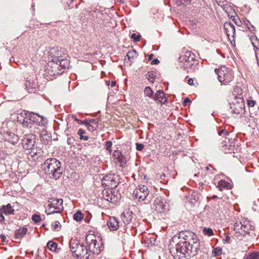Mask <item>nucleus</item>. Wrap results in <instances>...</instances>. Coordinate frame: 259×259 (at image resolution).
Listing matches in <instances>:
<instances>
[{
  "instance_id": "15",
  "label": "nucleus",
  "mask_w": 259,
  "mask_h": 259,
  "mask_svg": "<svg viewBox=\"0 0 259 259\" xmlns=\"http://www.w3.org/2000/svg\"><path fill=\"white\" fill-rule=\"evenodd\" d=\"M38 85L33 80H27L25 82V90L29 94H34L38 91Z\"/></svg>"
},
{
  "instance_id": "14",
  "label": "nucleus",
  "mask_w": 259,
  "mask_h": 259,
  "mask_svg": "<svg viewBox=\"0 0 259 259\" xmlns=\"http://www.w3.org/2000/svg\"><path fill=\"white\" fill-rule=\"evenodd\" d=\"M68 55L67 54H63V56H62L60 59H52L53 61L55 63H58V65L59 66V68L62 70H65L67 68H68L69 65V61L68 58Z\"/></svg>"
},
{
  "instance_id": "62",
  "label": "nucleus",
  "mask_w": 259,
  "mask_h": 259,
  "mask_svg": "<svg viewBox=\"0 0 259 259\" xmlns=\"http://www.w3.org/2000/svg\"><path fill=\"white\" fill-rule=\"evenodd\" d=\"M89 146L90 152L91 153L92 152V150H93V148L95 147V144H90V145H89Z\"/></svg>"
},
{
  "instance_id": "21",
  "label": "nucleus",
  "mask_w": 259,
  "mask_h": 259,
  "mask_svg": "<svg viewBox=\"0 0 259 259\" xmlns=\"http://www.w3.org/2000/svg\"><path fill=\"white\" fill-rule=\"evenodd\" d=\"M41 128L42 129L40 130L38 127H35L33 132L34 133H39L40 136L43 139V140H48L51 138L50 134L45 128V127Z\"/></svg>"
},
{
  "instance_id": "37",
  "label": "nucleus",
  "mask_w": 259,
  "mask_h": 259,
  "mask_svg": "<svg viewBox=\"0 0 259 259\" xmlns=\"http://www.w3.org/2000/svg\"><path fill=\"white\" fill-rule=\"evenodd\" d=\"M203 233L205 235H208V236H212L213 234L212 230L211 228H203Z\"/></svg>"
},
{
  "instance_id": "50",
  "label": "nucleus",
  "mask_w": 259,
  "mask_h": 259,
  "mask_svg": "<svg viewBox=\"0 0 259 259\" xmlns=\"http://www.w3.org/2000/svg\"><path fill=\"white\" fill-rule=\"evenodd\" d=\"M144 145L142 144L137 143L136 144V149L138 151H142L144 149Z\"/></svg>"
},
{
  "instance_id": "25",
  "label": "nucleus",
  "mask_w": 259,
  "mask_h": 259,
  "mask_svg": "<svg viewBox=\"0 0 259 259\" xmlns=\"http://www.w3.org/2000/svg\"><path fill=\"white\" fill-rule=\"evenodd\" d=\"M28 231L26 227L24 226L19 229L16 230L15 231V238L16 239H21L24 237Z\"/></svg>"
},
{
  "instance_id": "58",
  "label": "nucleus",
  "mask_w": 259,
  "mask_h": 259,
  "mask_svg": "<svg viewBox=\"0 0 259 259\" xmlns=\"http://www.w3.org/2000/svg\"><path fill=\"white\" fill-rule=\"evenodd\" d=\"M118 161L120 162L121 164H125L126 161H124L123 159V157L118 158Z\"/></svg>"
},
{
  "instance_id": "61",
  "label": "nucleus",
  "mask_w": 259,
  "mask_h": 259,
  "mask_svg": "<svg viewBox=\"0 0 259 259\" xmlns=\"http://www.w3.org/2000/svg\"><path fill=\"white\" fill-rule=\"evenodd\" d=\"M188 83L189 85H192L194 84L193 83V79L191 78H189L188 80Z\"/></svg>"
},
{
  "instance_id": "36",
  "label": "nucleus",
  "mask_w": 259,
  "mask_h": 259,
  "mask_svg": "<svg viewBox=\"0 0 259 259\" xmlns=\"http://www.w3.org/2000/svg\"><path fill=\"white\" fill-rule=\"evenodd\" d=\"M52 227L53 230L58 231L59 229L61 228V225L58 221H56L52 224Z\"/></svg>"
},
{
  "instance_id": "34",
  "label": "nucleus",
  "mask_w": 259,
  "mask_h": 259,
  "mask_svg": "<svg viewBox=\"0 0 259 259\" xmlns=\"http://www.w3.org/2000/svg\"><path fill=\"white\" fill-rule=\"evenodd\" d=\"M31 123V121L28 119V117L25 115L23 121L21 122L24 127H28L29 124Z\"/></svg>"
},
{
  "instance_id": "33",
  "label": "nucleus",
  "mask_w": 259,
  "mask_h": 259,
  "mask_svg": "<svg viewBox=\"0 0 259 259\" xmlns=\"http://www.w3.org/2000/svg\"><path fill=\"white\" fill-rule=\"evenodd\" d=\"M144 94L149 97L154 98L153 97V92L149 87H147L145 88L144 91Z\"/></svg>"
},
{
  "instance_id": "53",
  "label": "nucleus",
  "mask_w": 259,
  "mask_h": 259,
  "mask_svg": "<svg viewBox=\"0 0 259 259\" xmlns=\"http://www.w3.org/2000/svg\"><path fill=\"white\" fill-rule=\"evenodd\" d=\"M82 124H84L85 125L86 127H87L89 129V130H91V128H93L92 126L91 125L87 122H82Z\"/></svg>"
},
{
  "instance_id": "52",
  "label": "nucleus",
  "mask_w": 259,
  "mask_h": 259,
  "mask_svg": "<svg viewBox=\"0 0 259 259\" xmlns=\"http://www.w3.org/2000/svg\"><path fill=\"white\" fill-rule=\"evenodd\" d=\"M247 104L249 107H253L255 104V101L253 100L249 99L247 101Z\"/></svg>"
},
{
  "instance_id": "5",
  "label": "nucleus",
  "mask_w": 259,
  "mask_h": 259,
  "mask_svg": "<svg viewBox=\"0 0 259 259\" xmlns=\"http://www.w3.org/2000/svg\"><path fill=\"white\" fill-rule=\"evenodd\" d=\"M24 114L28 117L29 121L40 127H45V125L48 122V120L45 116L40 115L36 113L24 111Z\"/></svg>"
},
{
  "instance_id": "40",
  "label": "nucleus",
  "mask_w": 259,
  "mask_h": 259,
  "mask_svg": "<svg viewBox=\"0 0 259 259\" xmlns=\"http://www.w3.org/2000/svg\"><path fill=\"white\" fill-rule=\"evenodd\" d=\"M246 259H259V253L257 252L252 253Z\"/></svg>"
},
{
  "instance_id": "10",
  "label": "nucleus",
  "mask_w": 259,
  "mask_h": 259,
  "mask_svg": "<svg viewBox=\"0 0 259 259\" xmlns=\"http://www.w3.org/2000/svg\"><path fill=\"white\" fill-rule=\"evenodd\" d=\"M70 248L72 254L75 256L76 258L79 259L81 255V245L80 244V240L77 238H72L70 242Z\"/></svg>"
},
{
  "instance_id": "43",
  "label": "nucleus",
  "mask_w": 259,
  "mask_h": 259,
  "mask_svg": "<svg viewBox=\"0 0 259 259\" xmlns=\"http://www.w3.org/2000/svg\"><path fill=\"white\" fill-rule=\"evenodd\" d=\"M131 37L134 39V41H139L140 40L141 35L140 34H137L136 33H133Z\"/></svg>"
},
{
  "instance_id": "46",
  "label": "nucleus",
  "mask_w": 259,
  "mask_h": 259,
  "mask_svg": "<svg viewBox=\"0 0 259 259\" xmlns=\"http://www.w3.org/2000/svg\"><path fill=\"white\" fill-rule=\"evenodd\" d=\"M74 0H62V3L64 4H67L69 8H73L74 6L72 5V3Z\"/></svg>"
},
{
  "instance_id": "55",
  "label": "nucleus",
  "mask_w": 259,
  "mask_h": 259,
  "mask_svg": "<svg viewBox=\"0 0 259 259\" xmlns=\"http://www.w3.org/2000/svg\"><path fill=\"white\" fill-rule=\"evenodd\" d=\"M0 238L1 239V242H2L4 243V242H6V237L5 235L1 234V236H0Z\"/></svg>"
},
{
  "instance_id": "23",
  "label": "nucleus",
  "mask_w": 259,
  "mask_h": 259,
  "mask_svg": "<svg viewBox=\"0 0 259 259\" xmlns=\"http://www.w3.org/2000/svg\"><path fill=\"white\" fill-rule=\"evenodd\" d=\"M89 249L94 251L93 252L96 254H98L99 252L102 250V243L98 242L97 240L89 245Z\"/></svg>"
},
{
  "instance_id": "44",
  "label": "nucleus",
  "mask_w": 259,
  "mask_h": 259,
  "mask_svg": "<svg viewBox=\"0 0 259 259\" xmlns=\"http://www.w3.org/2000/svg\"><path fill=\"white\" fill-rule=\"evenodd\" d=\"M112 146V142L110 141H107L106 142V149L109 151L110 153L112 152L111 147Z\"/></svg>"
},
{
  "instance_id": "16",
  "label": "nucleus",
  "mask_w": 259,
  "mask_h": 259,
  "mask_svg": "<svg viewBox=\"0 0 259 259\" xmlns=\"http://www.w3.org/2000/svg\"><path fill=\"white\" fill-rule=\"evenodd\" d=\"M107 225L111 231H116L120 227L119 221L115 217H109Z\"/></svg>"
},
{
  "instance_id": "27",
  "label": "nucleus",
  "mask_w": 259,
  "mask_h": 259,
  "mask_svg": "<svg viewBox=\"0 0 259 259\" xmlns=\"http://www.w3.org/2000/svg\"><path fill=\"white\" fill-rule=\"evenodd\" d=\"M153 99L155 101H158L161 103H165V101H166V99L163 100L165 99L164 93L163 91L161 90H158L157 92L156 95Z\"/></svg>"
},
{
  "instance_id": "3",
  "label": "nucleus",
  "mask_w": 259,
  "mask_h": 259,
  "mask_svg": "<svg viewBox=\"0 0 259 259\" xmlns=\"http://www.w3.org/2000/svg\"><path fill=\"white\" fill-rule=\"evenodd\" d=\"M48 203V204L46 210L47 215L54 213L59 214L63 208L62 199L52 197L49 199Z\"/></svg>"
},
{
  "instance_id": "8",
  "label": "nucleus",
  "mask_w": 259,
  "mask_h": 259,
  "mask_svg": "<svg viewBox=\"0 0 259 259\" xmlns=\"http://www.w3.org/2000/svg\"><path fill=\"white\" fill-rule=\"evenodd\" d=\"M187 246L189 247L190 250L192 251V255H195L199 249L200 242L198 238L195 234H192L191 237L187 241Z\"/></svg>"
},
{
  "instance_id": "1",
  "label": "nucleus",
  "mask_w": 259,
  "mask_h": 259,
  "mask_svg": "<svg viewBox=\"0 0 259 259\" xmlns=\"http://www.w3.org/2000/svg\"><path fill=\"white\" fill-rule=\"evenodd\" d=\"M41 168L50 179L57 180L62 175L61 163L55 158L47 159L41 165Z\"/></svg>"
},
{
  "instance_id": "41",
  "label": "nucleus",
  "mask_w": 259,
  "mask_h": 259,
  "mask_svg": "<svg viewBox=\"0 0 259 259\" xmlns=\"http://www.w3.org/2000/svg\"><path fill=\"white\" fill-rule=\"evenodd\" d=\"M224 78L225 79L224 81H225L226 82H229L232 80L233 76L231 72H229L228 74H226V76L224 77Z\"/></svg>"
},
{
  "instance_id": "12",
  "label": "nucleus",
  "mask_w": 259,
  "mask_h": 259,
  "mask_svg": "<svg viewBox=\"0 0 259 259\" xmlns=\"http://www.w3.org/2000/svg\"><path fill=\"white\" fill-rule=\"evenodd\" d=\"M224 26L229 39L232 43V41H234V35L235 33V26L230 22H226L224 23Z\"/></svg>"
},
{
  "instance_id": "38",
  "label": "nucleus",
  "mask_w": 259,
  "mask_h": 259,
  "mask_svg": "<svg viewBox=\"0 0 259 259\" xmlns=\"http://www.w3.org/2000/svg\"><path fill=\"white\" fill-rule=\"evenodd\" d=\"M32 220L35 223H38L41 221V217L37 214H34L32 216Z\"/></svg>"
},
{
  "instance_id": "7",
  "label": "nucleus",
  "mask_w": 259,
  "mask_h": 259,
  "mask_svg": "<svg viewBox=\"0 0 259 259\" xmlns=\"http://www.w3.org/2000/svg\"><path fill=\"white\" fill-rule=\"evenodd\" d=\"M119 180L115 175H108L104 176L102 180V185L111 189L115 188L119 184Z\"/></svg>"
},
{
  "instance_id": "42",
  "label": "nucleus",
  "mask_w": 259,
  "mask_h": 259,
  "mask_svg": "<svg viewBox=\"0 0 259 259\" xmlns=\"http://www.w3.org/2000/svg\"><path fill=\"white\" fill-rule=\"evenodd\" d=\"M176 3L178 6L186 5L191 0H175Z\"/></svg>"
},
{
  "instance_id": "18",
  "label": "nucleus",
  "mask_w": 259,
  "mask_h": 259,
  "mask_svg": "<svg viewBox=\"0 0 259 259\" xmlns=\"http://www.w3.org/2000/svg\"><path fill=\"white\" fill-rule=\"evenodd\" d=\"M215 72L218 76V79L220 82H222L224 81L226 74L229 73L228 69L225 66L221 67L220 68L215 69Z\"/></svg>"
},
{
  "instance_id": "57",
  "label": "nucleus",
  "mask_w": 259,
  "mask_h": 259,
  "mask_svg": "<svg viewBox=\"0 0 259 259\" xmlns=\"http://www.w3.org/2000/svg\"><path fill=\"white\" fill-rule=\"evenodd\" d=\"M159 61L157 59H155L153 60H152L151 62V64L153 65L158 64H159Z\"/></svg>"
},
{
  "instance_id": "51",
  "label": "nucleus",
  "mask_w": 259,
  "mask_h": 259,
  "mask_svg": "<svg viewBox=\"0 0 259 259\" xmlns=\"http://www.w3.org/2000/svg\"><path fill=\"white\" fill-rule=\"evenodd\" d=\"M191 101L188 98H186L183 102V105L185 106H188L191 103Z\"/></svg>"
},
{
  "instance_id": "9",
  "label": "nucleus",
  "mask_w": 259,
  "mask_h": 259,
  "mask_svg": "<svg viewBox=\"0 0 259 259\" xmlns=\"http://www.w3.org/2000/svg\"><path fill=\"white\" fill-rule=\"evenodd\" d=\"M36 136L33 134L25 135L21 141L22 146L24 149H31L35 145Z\"/></svg>"
},
{
  "instance_id": "26",
  "label": "nucleus",
  "mask_w": 259,
  "mask_h": 259,
  "mask_svg": "<svg viewBox=\"0 0 259 259\" xmlns=\"http://www.w3.org/2000/svg\"><path fill=\"white\" fill-rule=\"evenodd\" d=\"M0 210L3 212V213L7 215H11L14 214V209L12 208L11 205L9 203L6 205H3L0 207Z\"/></svg>"
},
{
  "instance_id": "60",
  "label": "nucleus",
  "mask_w": 259,
  "mask_h": 259,
  "mask_svg": "<svg viewBox=\"0 0 259 259\" xmlns=\"http://www.w3.org/2000/svg\"><path fill=\"white\" fill-rule=\"evenodd\" d=\"M84 133H85L84 131L82 130V135H83ZM88 139H89V137L88 136H83V135H82V140L87 141L88 140Z\"/></svg>"
},
{
  "instance_id": "19",
  "label": "nucleus",
  "mask_w": 259,
  "mask_h": 259,
  "mask_svg": "<svg viewBox=\"0 0 259 259\" xmlns=\"http://www.w3.org/2000/svg\"><path fill=\"white\" fill-rule=\"evenodd\" d=\"M154 205L158 212L161 213L166 210V205L161 199L156 198L154 201Z\"/></svg>"
},
{
  "instance_id": "4",
  "label": "nucleus",
  "mask_w": 259,
  "mask_h": 259,
  "mask_svg": "<svg viewBox=\"0 0 259 259\" xmlns=\"http://www.w3.org/2000/svg\"><path fill=\"white\" fill-rule=\"evenodd\" d=\"M195 58V55L191 51H185L179 58V66L184 70L191 68L193 64Z\"/></svg>"
},
{
  "instance_id": "54",
  "label": "nucleus",
  "mask_w": 259,
  "mask_h": 259,
  "mask_svg": "<svg viewBox=\"0 0 259 259\" xmlns=\"http://www.w3.org/2000/svg\"><path fill=\"white\" fill-rule=\"evenodd\" d=\"M3 212L0 210V222H3L5 221V218L3 215Z\"/></svg>"
},
{
  "instance_id": "39",
  "label": "nucleus",
  "mask_w": 259,
  "mask_h": 259,
  "mask_svg": "<svg viewBox=\"0 0 259 259\" xmlns=\"http://www.w3.org/2000/svg\"><path fill=\"white\" fill-rule=\"evenodd\" d=\"M228 143V142L226 141H224L223 142H222V143H221V148H222V150L223 151H224L225 153H229V150H227L225 147L227 146V143Z\"/></svg>"
},
{
  "instance_id": "35",
  "label": "nucleus",
  "mask_w": 259,
  "mask_h": 259,
  "mask_svg": "<svg viewBox=\"0 0 259 259\" xmlns=\"http://www.w3.org/2000/svg\"><path fill=\"white\" fill-rule=\"evenodd\" d=\"M73 219L76 222L81 221V210H78L73 215Z\"/></svg>"
},
{
  "instance_id": "20",
  "label": "nucleus",
  "mask_w": 259,
  "mask_h": 259,
  "mask_svg": "<svg viewBox=\"0 0 259 259\" xmlns=\"http://www.w3.org/2000/svg\"><path fill=\"white\" fill-rule=\"evenodd\" d=\"M192 234V233H190L189 232H181L179 233L178 236H177V235L174 236L172 238V241L174 242L175 241H176L177 239H183V241H187L188 240H189V238L191 237V235Z\"/></svg>"
},
{
  "instance_id": "63",
  "label": "nucleus",
  "mask_w": 259,
  "mask_h": 259,
  "mask_svg": "<svg viewBox=\"0 0 259 259\" xmlns=\"http://www.w3.org/2000/svg\"><path fill=\"white\" fill-rule=\"evenodd\" d=\"M231 147H232V146L231 145H227V146L225 147V148L227 150H229V153L231 152V150H232Z\"/></svg>"
},
{
  "instance_id": "28",
  "label": "nucleus",
  "mask_w": 259,
  "mask_h": 259,
  "mask_svg": "<svg viewBox=\"0 0 259 259\" xmlns=\"http://www.w3.org/2000/svg\"><path fill=\"white\" fill-rule=\"evenodd\" d=\"M8 135L9 137L8 140L11 144L15 145L18 143L19 139L18 136L12 133L9 134Z\"/></svg>"
},
{
  "instance_id": "56",
  "label": "nucleus",
  "mask_w": 259,
  "mask_h": 259,
  "mask_svg": "<svg viewBox=\"0 0 259 259\" xmlns=\"http://www.w3.org/2000/svg\"><path fill=\"white\" fill-rule=\"evenodd\" d=\"M71 117L73 119H74V121H76L77 123H80L79 121H80L79 119H78L77 117H76V116L75 115H73Z\"/></svg>"
},
{
  "instance_id": "32",
  "label": "nucleus",
  "mask_w": 259,
  "mask_h": 259,
  "mask_svg": "<svg viewBox=\"0 0 259 259\" xmlns=\"http://www.w3.org/2000/svg\"><path fill=\"white\" fill-rule=\"evenodd\" d=\"M47 246L52 251H56L57 248V243L52 241H50L47 243Z\"/></svg>"
},
{
  "instance_id": "6",
  "label": "nucleus",
  "mask_w": 259,
  "mask_h": 259,
  "mask_svg": "<svg viewBox=\"0 0 259 259\" xmlns=\"http://www.w3.org/2000/svg\"><path fill=\"white\" fill-rule=\"evenodd\" d=\"M46 74L49 79L53 80L56 75L62 74L61 69L59 68L58 63H55L52 59L48 64L45 70Z\"/></svg>"
},
{
  "instance_id": "64",
  "label": "nucleus",
  "mask_w": 259,
  "mask_h": 259,
  "mask_svg": "<svg viewBox=\"0 0 259 259\" xmlns=\"http://www.w3.org/2000/svg\"><path fill=\"white\" fill-rule=\"evenodd\" d=\"M77 134L79 136V139H81V128L78 130Z\"/></svg>"
},
{
  "instance_id": "13",
  "label": "nucleus",
  "mask_w": 259,
  "mask_h": 259,
  "mask_svg": "<svg viewBox=\"0 0 259 259\" xmlns=\"http://www.w3.org/2000/svg\"><path fill=\"white\" fill-rule=\"evenodd\" d=\"M103 197L104 199L113 203H115L118 201V197L112 192V189H108L103 191Z\"/></svg>"
},
{
  "instance_id": "59",
  "label": "nucleus",
  "mask_w": 259,
  "mask_h": 259,
  "mask_svg": "<svg viewBox=\"0 0 259 259\" xmlns=\"http://www.w3.org/2000/svg\"><path fill=\"white\" fill-rule=\"evenodd\" d=\"M230 240H231V237L229 235L226 236L225 241L226 243H230Z\"/></svg>"
},
{
  "instance_id": "47",
  "label": "nucleus",
  "mask_w": 259,
  "mask_h": 259,
  "mask_svg": "<svg viewBox=\"0 0 259 259\" xmlns=\"http://www.w3.org/2000/svg\"><path fill=\"white\" fill-rule=\"evenodd\" d=\"M254 51L255 54V57L257 60V65L259 67V48L255 47Z\"/></svg>"
},
{
  "instance_id": "29",
  "label": "nucleus",
  "mask_w": 259,
  "mask_h": 259,
  "mask_svg": "<svg viewBox=\"0 0 259 259\" xmlns=\"http://www.w3.org/2000/svg\"><path fill=\"white\" fill-rule=\"evenodd\" d=\"M240 225V229L241 230L247 234L250 233V231L252 230V227L248 223L246 224L245 222H244L243 224L241 223Z\"/></svg>"
},
{
  "instance_id": "30",
  "label": "nucleus",
  "mask_w": 259,
  "mask_h": 259,
  "mask_svg": "<svg viewBox=\"0 0 259 259\" xmlns=\"http://www.w3.org/2000/svg\"><path fill=\"white\" fill-rule=\"evenodd\" d=\"M85 254L82 256V259H93L94 254H95L93 251L87 248L86 246H85Z\"/></svg>"
},
{
  "instance_id": "48",
  "label": "nucleus",
  "mask_w": 259,
  "mask_h": 259,
  "mask_svg": "<svg viewBox=\"0 0 259 259\" xmlns=\"http://www.w3.org/2000/svg\"><path fill=\"white\" fill-rule=\"evenodd\" d=\"M227 185V183L224 181V180H221L219 182V187H220V190H222V187H226V185Z\"/></svg>"
},
{
  "instance_id": "22",
  "label": "nucleus",
  "mask_w": 259,
  "mask_h": 259,
  "mask_svg": "<svg viewBox=\"0 0 259 259\" xmlns=\"http://www.w3.org/2000/svg\"><path fill=\"white\" fill-rule=\"evenodd\" d=\"M97 240L96 236L94 234V232L89 231L85 235V243L87 245V248L89 249V245L93 243L94 242Z\"/></svg>"
},
{
  "instance_id": "11",
  "label": "nucleus",
  "mask_w": 259,
  "mask_h": 259,
  "mask_svg": "<svg viewBox=\"0 0 259 259\" xmlns=\"http://www.w3.org/2000/svg\"><path fill=\"white\" fill-rule=\"evenodd\" d=\"M149 191L147 186L143 185L140 186L138 188H136L134 192V196L138 199L139 201H144L148 195Z\"/></svg>"
},
{
  "instance_id": "45",
  "label": "nucleus",
  "mask_w": 259,
  "mask_h": 259,
  "mask_svg": "<svg viewBox=\"0 0 259 259\" xmlns=\"http://www.w3.org/2000/svg\"><path fill=\"white\" fill-rule=\"evenodd\" d=\"M222 253V249L220 248H215L212 251V254L214 256H218Z\"/></svg>"
},
{
  "instance_id": "24",
  "label": "nucleus",
  "mask_w": 259,
  "mask_h": 259,
  "mask_svg": "<svg viewBox=\"0 0 259 259\" xmlns=\"http://www.w3.org/2000/svg\"><path fill=\"white\" fill-rule=\"evenodd\" d=\"M121 218L122 221L123 223L125 225L129 224L133 218L132 212L130 211H127L126 212H123L122 213L121 215Z\"/></svg>"
},
{
  "instance_id": "2",
  "label": "nucleus",
  "mask_w": 259,
  "mask_h": 259,
  "mask_svg": "<svg viewBox=\"0 0 259 259\" xmlns=\"http://www.w3.org/2000/svg\"><path fill=\"white\" fill-rule=\"evenodd\" d=\"M170 251L175 259H189L194 256L191 254L192 251L186 241H180L176 245V247L170 249Z\"/></svg>"
},
{
  "instance_id": "49",
  "label": "nucleus",
  "mask_w": 259,
  "mask_h": 259,
  "mask_svg": "<svg viewBox=\"0 0 259 259\" xmlns=\"http://www.w3.org/2000/svg\"><path fill=\"white\" fill-rule=\"evenodd\" d=\"M85 213L87 214V216L85 217V221L87 222V223H89L91 218H92V215L88 211H86L85 212Z\"/></svg>"
},
{
  "instance_id": "31",
  "label": "nucleus",
  "mask_w": 259,
  "mask_h": 259,
  "mask_svg": "<svg viewBox=\"0 0 259 259\" xmlns=\"http://www.w3.org/2000/svg\"><path fill=\"white\" fill-rule=\"evenodd\" d=\"M137 56V52L135 50L129 51L126 55V57L130 62H133L134 58L136 57Z\"/></svg>"
},
{
  "instance_id": "17",
  "label": "nucleus",
  "mask_w": 259,
  "mask_h": 259,
  "mask_svg": "<svg viewBox=\"0 0 259 259\" xmlns=\"http://www.w3.org/2000/svg\"><path fill=\"white\" fill-rule=\"evenodd\" d=\"M64 51L62 48L54 47L49 51V55L53 59H60L63 56Z\"/></svg>"
}]
</instances>
